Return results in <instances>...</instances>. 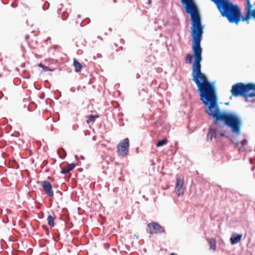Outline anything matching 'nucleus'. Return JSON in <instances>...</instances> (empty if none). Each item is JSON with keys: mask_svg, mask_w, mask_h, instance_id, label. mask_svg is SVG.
Masks as SVG:
<instances>
[{"mask_svg": "<svg viewBox=\"0 0 255 255\" xmlns=\"http://www.w3.org/2000/svg\"><path fill=\"white\" fill-rule=\"evenodd\" d=\"M191 36L193 39L192 49L194 61L192 65V80L196 84L200 93V100L207 106L205 112L215 120V123L222 121L230 128L232 132L240 134L242 120L237 114L222 113L219 108L215 90L213 85L208 81L206 76L201 72L202 49L200 43L203 33L204 26L201 22H191Z\"/></svg>", "mask_w": 255, "mask_h": 255, "instance_id": "obj_1", "label": "nucleus"}, {"mask_svg": "<svg viewBox=\"0 0 255 255\" xmlns=\"http://www.w3.org/2000/svg\"><path fill=\"white\" fill-rule=\"evenodd\" d=\"M250 83L244 84L239 82L234 84L231 90V92L233 96L235 97L242 96L246 99L249 98L255 97V94H251Z\"/></svg>", "mask_w": 255, "mask_h": 255, "instance_id": "obj_2", "label": "nucleus"}, {"mask_svg": "<svg viewBox=\"0 0 255 255\" xmlns=\"http://www.w3.org/2000/svg\"><path fill=\"white\" fill-rule=\"evenodd\" d=\"M129 146L128 138H126L121 141L117 146V153L120 156H125L128 154Z\"/></svg>", "mask_w": 255, "mask_h": 255, "instance_id": "obj_3", "label": "nucleus"}, {"mask_svg": "<svg viewBox=\"0 0 255 255\" xmlns=\"http://www.w3.org/2000/svg\"><path fill=\"white\" fill-rule=\"evenodd\" d=\"M147 232L150 234H156L163 232L164 230L159 224L153 222L147 225Z\"/></svg>", "mask_w": 255, "mask_h": 255, "instance_id": "obj_4", "label": "nucleus"}, {"mask_svg": "<svg viewBox=\"0 0 255 255\" xmlns=\"http://www.w3.org/2000/svg\"><path fill=\"white\" fill-rule=\"evenodd\" d=\"M175 192L178 197L183 195L184 192L183 177H177Z\"/></svg>", "mask_w": 255, "mask_h": 255, "instance_id": "obj_5", "label": "nucleus"}, {"mask_svg": "<svg viewBox=\"0 0 255 255\" xmlns=\"http://www.w3.org/2000/svg\"><path fill=\"white\" fill-rule=\"evenodd\" d=\"M41 185L47 195L50 197H53L54 193L52 190L51 184L48 181H43L41 182Z\"/></svg>", "mask_w": 255, "mask_h": 255, "instance_id": "obj_6", "label": "nucleus"}, {"mask_svg": "<svg viewBox=\"0 0 255 255\" xmlns=\"http://www.w3.org/2000/svg\"><path fill=\"white\" fill-rule=\"evenodd\" d=\"M242 237V235L237 234L234 233L232 235L230 238V242L232 245H235L239 243L241 241Z\"/></svg>", "mask_w": 255, "mask_h": 255, "instance_id": "obj_7", "label": "nucleus"}, {"mask_svg": "<svg viewBox=\"0 0 255 255\" xmlns=\"http://www.w3.org/2000/svg\"><path fill=\"white\" fill-rule=\"evenodd\" d=\"M217 130L215 128H210L207 136V140L211 141L213 138H216Z\"/></svg>", "mask_w": 255, "mask_h": 255, "instance_id": "obj_8", "label": "nucleus"}, {"mask_svg": "<svg viewBox=\"0 0 255 255\" xmlns=\"http://www.w3.org/2000/svg\"><path fill=\"white\" fill-rule=\"evenodd\" d=\"M73 66L75 68V71L76 72H80L82 68V65L75 58L73 59Z\"/></svg>", "mask_w": 255, "mask_h": 255, "instance_id": "obj_9", "label": "nucleus"}, {"mask_svg": "<svg viewBox=\"0 0 255 255\" xmlns=\"http://www.w3.org/2000/svg\"><path fill=\"white\" fill-rule=\"evenodd\" d=\"M209 245V249L214 251L216 250V240L214 238H211L208 240Z\"/></svg>", "mask_w": 255, "mask_h": 255, "instance_id": "obj_10", "label": "nucleus"}, {"mask_svg": "<svg viewBox=\"0 0 255 255\" xmlns=\"http://www.w3.org/2000/svg\"><path fill=\"white\" fill-rule=\"evenodd\" d=\"M54 220H55V218L52 217L51 215H49L48 216V217L47 218V221L48 224L50 227H54V224H55Z\"/></svg>", "mask_w": 255, "mask_h": 255, "instance_id": "obj_11", "label": "nucleus"}, {"mask_svg": "<svg viewBox=\"0 0 255 255\" xmlns=\"http://www.w3.org/2000/svg\"><path fill=\"white\" fill-rule=\"evenodd\" d=\"M250 9L249 7H247V14L245 16H242L241 18V20L243 21H248L250 19L251 16V14L250 13Z\"/></svg>", "mask_w": 255, "mask_h": 255, "instance_id": "obj_12", "label": "nucleus"}, {"mask_svg": "<svg viewBox=\"0 0 255 255\" xmlns=\"http://www.w3.org/2000/svg\"><path fill=\"white\" fill-rule=\"evenodd\" d=\"M57 153L61 158H64L66 156V152L62 148L58 149Z\"/></svg>", "mask_w": 255, "mask_h": 255, "instance_id": "obj_13", "label": "nucleus"}, {"mask_svg": "<svg viewBox=\"0 0 255 255\" xmlns=\"http://www.w3.org/2000/svg\"><path fill=\"white\" fill-rule=\"evenodd\" d=\"M87 124H90V123L91 122H94L96 119L98 118V116L96 115V116H93V115H90V116H88L87 117Z\"/></svg>", "mask_w": 255, "mask_h": 255, "instance_id": "obj_14", "label": "nucleus"}, {"mask_svg": "<svg viewBox=\"0 0 255 255\" xmlns=\"http://www.w3.org/2000/svg\"><path fill=\"white\" fill-rule=\"evenodd\" d=\"M192 58L193 56L190 54L188 53L187 54L186 57H185V62L186 63L190 64L192 62Z\"/></svg>", "mask_w": 255, "mask_h": 255, "instance_id": "obj_15", "label": "nucleus"}, {"mask_svg": "<svg viewBox=\"0 0 255 255\" xmlns=\"http://www.w3.org/2000/svg\"><path fill=\"white\" fill-rule=\"evenodd\" d=\"M168 140L166 138H164L163 140H159L156 143V146L159 147L163 145H165L167 143Z\"/></svg>", "mask_w": 255, "mask_h": 255, "instance_id": "obj_16", "label": "nucleus"}, {"mask_svg": "<svg viewBox=\"0 0 255 255\" xmlns=\"http://www.w3.org/2000/svg\"><path fill=\"white\" fill-rule=\"evenodd\" d=\"M76 166V164L74 163H71V164H69L67 166V168H68V169H69L70 171L72 170Z\"/></svg>", "mask_w": 255, "mask_h": 255, "instance_id": "obj_17", "label": "nucleus"}, {"mask_svg": "<svg viewBox=\"0 0 255 255\" xmlns=\"http://www.w3.org/2000/svg\"><path fill=\"white\" fill-rule=\"evenodd\" d=\"M70 172L69 169L67 168V166L62 168L60 171V173L61 174H66Z\"/></svg>", "mask_w": 255, "mask_h": 255, "instance_id": "obj_18", "label": "nucleus"}, {"mask_svg": "<svg viewBox=\"0 0 255 255\" xmlns=\"http://www.w3.org/2000/svg\"><path fill=\"white\" fill-rule=\"evenodd\" d=\"M38 66L39 67H41L43 69V70L45 71H50V69L48 67L42 65V64H41V63L39 64L38 65Z\"/></svg>", "mask_w": 255, "mask_h": 255, "instance_id": "obj_19", "label": "nucleus"}, {"mask_svg": "<svg viewBox=\"0 0 255 255\" xmlns=\"http://www.w3.org/2000/svg\"><path fill=\"white\" fill-rule=\"evenodd\" d=\"M250 13L251 14V16L253 18H255V8L253 10H252L251 9H250Z\"/></svg>", "mask_w": 255, "mask_h": 255, "instance_id": "obj_20", "label": "nucleus"}, {"mask_svg": "<svg viewBox=\"0 0 255 255\" xmlns=\"http://www.w3.org/2000/svg\"><path fill=\"white\" fill-rule=\"evenodd\" d=\"M247 143V140L246 139H244L242 142H241V146L240 147V149H241L242 148H244V146Z\"/></svg>", "mask_w": 255, "mask_h": 255, "instance_id": "obj_21", "label": "nucleus"}, {"mask_svg": "<svg viewBox=\"0 0 255 255\" xmlns=\"http://www.w3.org/2000/svg\"><path fill=\"white\" fill-rule=\"evenodd\" d=\"M247 2V7H249V8H251L252 7V5L250 2V0H246Z\"/></svg>", "mask_w": 255, "mask_h": 255, "instance_id": "obj_22", "label": "nucleus"}, {"mask_svg": "<svg viewBox=\"0 0 255 255\" xmlns=\"http://www.w3.org/2000/svg\"><path fill=\"white\" fill-rule=\"evenodd\" d=\"M42 228L46 231V234H48L49 233L48 228L46 227V226H43Z\"/></svg>", "mask_w": 255, "mask_h": 255, "instance_id": "obj_23", "label": "nucleus"}, {"mask_svg": "<svg viewBox=\"0 0 255 255\" xmlns=\"http://www.w3.org/2000/svg\"><path fill=\"white\" fill-rule=\"evenodd\" d=\"M28 38H29V36L28 35H26L25 37V39L26 41L27 42V43H28V44L30 45V44L29 43Z\"/></svg>", "mask_w": 255, "mask_h": 255, "instance_id": "obj_24", "label": "nucleus"}, {"mask_svg": "<svg viewBox=\"0 0 255 255\" xmlns=\"http://www.w3.org/2000/svg\"><path fill=\"white\" fill-rule=\"evenodd\" d=\"M221 135L222 136H225V134H224V133H221Z\"/></svg>", "mask_w": 255, "mask_h": 255, "instance_id": "obj_25", "label": "nucleus"}, {"mask_svg": "<svg viewBox=\"0 0 255 255\" xmlns=\"http://www.w3.org/2000/svg\"><path fill=\"white\" fill-rule=\"evenodd\" d=\"M62 18H63L64 20H65L66 18H64V17H63V15H62Z\"/></svg>", "mask_w": 255, "mask_h": 255, "instance_id": "obj_26", "label": "nucleus"}]
</instances>
